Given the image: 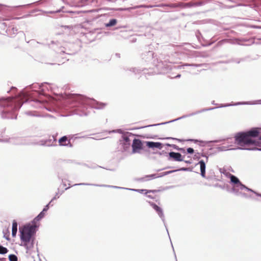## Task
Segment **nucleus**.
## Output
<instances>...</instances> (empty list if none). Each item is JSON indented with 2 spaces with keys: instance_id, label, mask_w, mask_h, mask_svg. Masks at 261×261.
Listing matches in <instances>:
<instances>
[{
  "instance_id": "nucleus-59",
  "label": "nucleus",
  "mask_w": 261,
  "mask_h": 261,
  "mask_svg": "<svg viewBox=\"0 0 261 261\" xmlns=\"http://www.w3.org/2000/svg\"><path fill=\"white\" fill-rule=\"evenodd\" d=\"M167 139H172V140H177L178 141H181V140H180V139H177V138H172V137H168V138H167Z\"/></svg>"
},
{
  "instance_id": "nucleus-12",
  "label": "nucleus",
  "mask_w": 261,
  "mask_h": 261,
  "mask_svg": "<svg viewBox=\"0 0 261 261\" xmlns=\"http://www.w3.org/2000/svg\"><path fill=\"white\" fill-rule=\"evenodd\" d=\"M225 140L227 141V143L228 144H229V143L232 142V141H230V140H232L231 138H227L226 139L215 140L209 141H204L198 140L197 139H188L187 141H189V142H192L195 143H197V142H200V143H202V144L200 145L201 146H205L206 145H207L209 143H211L221 142H222L223 141H225Z\"/></svg>"
},
{
  "instance_id": "nucleus-26",
  "label": "nucleus",
  "mask_w": 261,
  "mask_h": 261,
  "mask_svg": "<svg viewBox=\"0 0 261 261\" xmlns=\"http://www.w3.org/2000/svg\"><path fill=\"white\" fill-rule=\"evenodd\" d=\"M17 223L15 220H14L12 223V236L13 237H15L16 236L17 232Z\"/></svg>"
},
{
  "instance_id": "nucleus-7",
  "label": "nucleus",
  "mask_w": 261,
  "mask_h": 261,
  "mask_svg": "<svg viewBox=\"0 0 261 261\" xmlns=\"http://www.w3.org/2000/svg\"><path fill=\"white\" fill-rule=\"evenodd\" d=\"M27 42L30 44L31 46H37V44H41L43 45H48L49 47L54 49L57 54H66L68 55H73L75 54L74 51H67L66 49L64 47H60L59 43L58 42H55L53 41H51V44H47L45 43H41L36 41L34 39L30 40Z\"/></svg>"
},
{
  "instance_id": "nucleus-39",
  "label": "nucleus",
  "mask_w": 261,
  "mask_h": 261,
  "mask_svg": "<svg viewBox=\"0 0 261 261\" xmlns=\"http://www.w3.org/2000/svg\"><path fill=\"white\" fill-rule=\"evenodd\" d=\"M202 65H203V64H188V63H186V64H184L182 66H193V67H201V66H202Z\"/></svg>"
},
{
  "instance_id": "nucleus-8",
  "label": "nucleus",
  "mask_w": 261,
  "mask_h": 261,
  "mask_svg": "<svg viewBox=\"0 0 261 261\" xmlns=\"http://www.w3.org/2000/svg\"><path fill=\"white\" fill-rule=\"evenodd\" d=\"M63 2H66L72 6L82 7L85 5H89L94 3L96 0H62Z\"/></svg>"
},
{
  "instance_id": "nucleus-62",
  "label": "nucleus",
  "mask_w": 261,
  "mask_h": 261,
  "mask_svg": "<svg viewBox=\"0 0 261 261\" xmlns=\"http://www.w3.org/2000/svg\"><path fill=\"white\" fill-rule=\"evenodd\" d=\"M145 178H147L148 181L151 180L149 175H145Z\"/></svg>"
},
{
  "instance_id": "nucleus-25",
  "label": "nucleus",
  "mask_w": 261,
  "mask_h": 261,
  "mask_svg": "<svg viewBox=\"0 0 261 261\" xmlns=\"http://www.w3.org/2000/svg\"><path fill=\"white\" fill-rule=\"evenodd\" d=\"M70 139L67 136H64L60 138L58 141L59 145L62 146H65V144L69 141Z\"/></svg>"
},
{
  "instance_id": "nucleus-42",
  "label": "nucleus",
  "mask_w": 261,
  "mask_h": 261,
  "mask_svg": "<svg viewBox=\"0 0 261 261\" xmlns=\"http://www.w3.org/2000/svg\"><path fill=\"white\" fill-rule=\"evenodd\" d=\"M51 202H51V201H50L47 205H46L42 211H43V212H44V213L47 212L49 208V205H51V206L53 205V204H51Z\"/></svg>"
},
{
  "instance_id": "nucleus-53",
  "label": "nucleus",
  "mask_w": 261,
  "mask_h": 261,
  "mask_svg": "<svg viewBox=\"0 0 261 261\" xmlns=\"http://www.w3.org/2000/svg\"><path fill=\"white\" fill-rule=\"evenodd\" d=\"M200 153H198L197 152V153H196L195 155H194V159H197V160H199L200 158Z\"/></svg>"
},
{
  "instance_id": "nucleus-2",
  "label": "nucleus",
  "mask_w": 261,
  "mask_h": 261,
  "mask_svg": "<svg viewBox=\"0 0 261 261\" xmlns=\"http://www.w3.org/2000/svg\"><path fill=\"white\" fill-rule=\"evenodd\" d=\"M59 100L60 102L57 103L59 107L67 110L75 108L74 111L81 116H87L89 114V108L102 109L107 105L106 103L100 102L80 94L65 93L61 95Z\"/></svg>"
},
{
  "instance_id": "nucleus-3",
  "label": "nucleus",
  "mask_w": 261,
  "mask_h": 261,
  "mask_svg": "<svg viewBox=\"0 0 261 261\" xmlns=\"http://www.w3.org/2000/svg\"><path fill=\"white\" fill-rule=\"evenodd\" d=\"M45 216V213L41 211L32 221V224L27 223L19 228L20 239L27 250L31 249L34 246V236L38 226L36 222L41 220Z\"/></svg>"
},
{
  "instance_id": "nucleus-18",
  "label": "nucleus",
  "mask_w": 261,
  "mask_h": 261,
  "mask_svg": "<svg viewBox=\"0 0 261 261\" xmlns=\"http://www.w3.org/2000/svg\"><path fill=\"white\" fill-rule=\"evenodd\" d=\"M81 185H86V186H93L96 187H110L112 188H115V189H125V188L115 186H110V185H98V184H88V183H80V184H76L73 185V186H81Z\"/></svg>"
},
{
  "instance_id": "nucleus-28",
  "label": "nucleus",
  "mask_w": 261,
  "mask_h": 261,
  "mask_svg": "<svg viewBox=\"0 0 261 261\" xmlns=\"http://www.w3.org/2000/svg\"><path fill=\"white\" fill-rule=\"evenodd\" d=\"M117 20L115 18L111 19L109 20V22L105 24V26L107 28L114 26L116 24Z\"/></svg>"
},
{
  "instance_id": "nucleus-27",
  "label": "nucleus",
  "mask_w": 261,
  "mask_h": 261,
  "mask_svg": "<svg viewBox=\"0 0 261 261\" xmlns=\"http://www.w3.org/2000/svg\"><path fill=\"white\" fill-rule=\"evenodd\" d=\"M130 71L133 72L135 74L140 73L141 72H143L144 73H146L145 70H146V69L144 68V69H141L137 68H131L128 69Z\"/></svg>"
},
{
  "instance_id": "nucleus-44",
  "label": "nucleus",
  "mask_w": 261,
  "mask_h": 261,
  "mask_svg": "<svg viewBox=\"0 0 261 261\" xmlns=\"http://www.w3.org/2000/svg\"><path fill=\"white\" fill-rule=\"evenodd\" d=\"M66 175L64 176H62L61 175H60L59 174L58 175V178L59 179H61L62 181V183H63V185L64 186H66V184L63 182V180H66Z\"/></svg>"
},
{
  "instance_id": "nucleus-50",
  "label": "nucleus",
  "mask_w": 261,
  "mask_h": 261,
  "mask_svg": "<svg viewBox=\"0 0 261 261\" xmlns=\"http://www.w3.org/2000/svg\"><path fill=\"white\" fill-rule=\"evenodd\" d=\"M65 146L68 147H70V148L73 147V144L70 142V139L66 143V144H65Z\"/></svg>"
},
{
  "instance_id": "nucleus-5",
  "label": "nucleus",
  "mask_w": 261,
  "mask_h": 261,
  "mask_svg": "<svg viewBox=\"0 0 261 261\" xmlns=\"http://www.w3.org/2000/svg\"><path fill=\"white\" fill-rule=\"evenodd\" d=\"M234 144L239 146V147L245 148V146L254 145L261 147V144L258 141L249 139L246 131L240 132L234 136Z\"/></svg>"
},
{
  "instance_id": "nucleus-6",
  "label": "nucleus",
  "mask_w": 261,
  "mask_h": 261,
  "mask_svg": "<svg viewBox=\"0 0 261 261\" xmlns=\"http://www.w3.org/2000/svg\"><path fill=\"white\" fill-rule=\"evenodd\" d=\"M142 58L145 62H150L154 66L159 69L162 68L165 66V63L167 62L168 59L162 61V56L159 58H155L154 56V53L151 51H147L142 55Z\"/></svg>"
},
{
  "instance_id": "nucleus-35",
  "label": "nucleus",
  "mask_w": 261,
  "mask_h": 261,
  "mask_svg": "<svg viewBox=\"0 0 261 261\" xmlns=\"http://www.w3.org/2000/svg\"><path fill=\"white\" fill-rule=\"evenodd\" d=\"M184 4L181 3H179L178 4H172L170 5H166V6L170 7L171 8H176L178 7H181Z\"/></svg>"
},
{
  "instance_id": "nucleus-48",
  "label": "nucleus",
  "mask_w": 261,
  "mask_h": 261,
  "mask_svg": "<svg viewBox=\"0 0 261 261\" xmlns=\"http://www.w3.org/2000/svg\"><path fill=\"white\" fill-rule=\"evenodd\" d=\"M194 7V3H189L185 4V7Z\"/></svg>"
},
{
  "instance_id": "nucleus-10",
  "label": "nucleus",
  "mask_w": 261,
  "mask_h": 261,
  "mask_svg": "<svg viewBox=\"0 0 261 261\" xmlns=\"http://www.w3.org/2000/svg\"><path fill=\"white\" fill-rule=\"evenodd\" d=\"M199 113H200V110L197 111L196 112H194L193 113H190L189 114L183 115L181 117H179L178 118H176L175 119H174V120H171V121H169L162 122V123H158V124L148 125L147 126L141 127H140V128H145V127H151V126H158V125L166 124H167V123H171V122L177 121L178 120H180V119H183V118H186V117H190V116H194V115L198 114Z\"/></svg>"
},
{
  "instance_id": "nucleus-37",
  "label": "nucleus",
  "mask_w": 261,
  "mask_h": 261,
  "mask_svg": "<svg viewBox=\"0 0 261 261\" xmlns=\"http://www.w3.org/2000/svg\"><path fill=\"white\" fill-rule=\"evenodd\" d=\"M8 251V250L7 248L3 247L2 245H0V254H5L7 253Z\"/></svg>"
},
{
  "instance_id": "nucleus-23",
  "label": "nucleus",
  "mask_w": 261,
  "mask_h": 261,
  "mask_svg": "<svg viewBox=\"0 0 261 261\" xmlns=\"http://www.w3.org/2000/svg\"><path fill=\"white\" fill-rule=\"evenodd\" d=\"M119 142H120V144H119L120 145V149L121 151H122V152L126 151L129 149L130 146V143H126V142H122V141H119Z\"/></svg>"
},
{
  "instance_id": "nucleus-14",
  "label": "nucleus",
  "mask_w": 261,
  "mask_h": 261,
  "mask_svg": "<svg viewBox=\"0 0 261 261\" xmlns=\"http://www.w3.org/2000/svg\"><path fill=\"white\" fill-rule=\"evenodd\" d=\"M17 31L18 30L17 28L13 27L12 28L9 27L8 29H7L6 32L10 37H14L15 35L17 33L22 37H25V34L23 32L20 31L17 32Z\"/></svg>"
},
{
  "instance_id": "nucleus-40",
  "label": "nucleus",
  "mask_w": 261,
  "mask_h": 261,
  "mask_svg": "<svg viewBox=\"0 0 261 261\" xmlns=\"http://www.w3.org/2000/svg\"><path fill=\"white\" fill-rule=\"evenodd\" d=\"M134 180L138 182H144L148 181L147 178H145V176L140 178H135Z\"/></svg>"
},
{
  "instance_id": "nucleus-47",
  "label": "nucleus",
  "mask_w": 261,
  "mask_h": 261,
  "mask_svg": "<svg viewBox=\"0 0 261 261\" xmlns=\"http://www.w3.org/2000/svg\"><path fill=\"white\" fill-rule=\"evenodd\" d=\"M187 152L189 154H193L194 152V150L193 148L189 147L187 149Z\"/></svg>"
},
{
  "instance_id": "nucleus-22",
  "label": "nucleus",
  "mask_w": 261,
  "mask_h": 261,
  "mask_svg": "<svg viewBox=\"0 0 261 261\" xmlns=\"http://www.w3.org/2000/svg\"><path fill=\"white\" fill-rule=\"evenodd\" d=\"M133 136V135L131 133L126 132L123 134L121 136V139L119 140V141H122L128 143L130 144V140L129 139V136Z\"/></svg>"
},
{
  "instance_id": "nucleus-24",
  "label": "nucleus",
  "mask_w": 261,
  "mask_h": 261,
  "mask_svg": "<svg viewBox=\"0 0 261 261\" xmlns=\"http://www.w3.org/2000/svg\"><path fill=\"white\" fill-rule=\"evenodd\" d=\"M231 145H228V146H219L216 147V149H217L218 151H226V150H236V149H239L238 148H230L229 147L231 146Z\"/></svg>"
},
{
  "instance_id": "nucleus-33",
  "label": "nucleus",
  "mask_w": 261,
  "mask_h": 261,
  "mask_svg": "<svg viewBox=\"0 0 261 261\" xmlns=\"http://www.w3.org/2000/svg\"><path fill=\"white\" fill-rule=\"evenodd\" d=\"M9 261H17V256L13 254H10L8 256Z\"/></svg>"
},
{
  "instance_id": "nucleus-17",
  "label": "nucleus",
  "mask_w": 261,
  "mask_h": 261,
  "mask_svg": "<svg viewBox=\"0 0 261 261\" xmlns=\"http://www.w3.org/2000/svg\"><path fill=\"white\" fill-rule=\"evenodd\" d=\"M146 146L149 148H158L161 149L163 147V144L159 142L146 141Z\"/></svg>"
},
{
  "instance_id": "nucleus-46",
  "label": "nucleus",
  "mask_w": 261,
  "mask_h": 261,
  "mask_svg": "<svg viewBox=\"0 0 261 261\" xmlns=\"http://www.w3.org/2000/svg\"><path fill=\"white\" fill-rule=\"evenodd\" d=\"M159 190H147V191H146V193H145V194H147L148 193H156L157 192H159Z\"/></svg>"
},
{
  "instance_id": "nucleus-9",
  "label": "nucleus",
  "mask_w": 261,
  "mask_h": 261,
  "mask_svg": "<svg viewBox=\"0 0 261 261\" xmlns=\"http://www.w3.org/2000/svg\"><path fill=\"white\" fill-rule=\"evenodd\" d=\"M260 131L261 128L258 127H253L248 130H246V132L249 139L252 140H255V139L258 138L259 140H261Z\"/></svg>"
},
{
  "instance_id": "nucleus-41",
  "label": "nucleus",
  "mask_w": 261,
  "mask_h": 261,
  "mask_svg": "<svg viewBox=\"0 0 261 261\" xmlns=\"http://www.w3.org/2000/svg\"><path fill=\"white\" fill-rule=\"evenodd\" d=\"M246 60V58H240V59H234L232 60V62H234L237 63V64H239L242 61H244Z\"/></svg>"
},
{
  "instance_id": "nucleus-64",
  "label": "nucleus",
  "mask_w": 261,
  "mask_h": 261,
  "mask_svg": "<svg viewBox=\"0 0 261 261\" xmlns=\"http://www.w3.org/2000/svg\"><path fill=\"white\" fill-rule=\"evenodd\" d=\"M0 261H6V258H0Z\"/></svg>"
},
{
  "instance_id": "nucleus-4",
  "label": "nucleus",
  "mask_w": 261,
  "mask_h": 261,
  "mask_svg": "<svg viewBox=\"0 0 261 261\" xmlns=\"http://www.w3.org/2000/svg\"><path fill=\"white\" fill-rule=\"evenodd\" d=\"M230 184H231V188H227L228 192L234 194L236 196H241L246 198H253L252 195H248L247 194L243 193L242 191L245 190L249 192H253V190L243 185L240 179L235 175L230 174Z\"/></svg>"
},
{
  "instance_id": "nucleus-32",
  "label": "nucleus",
  "mask_w": 261,
  "mask_h": 261,
  "mask_svg": "<svg viewBox=\"0 0 261 261\" xmlns=\"http://www.w3.org/2000/svg\"><path fill=\"white\" fill-rule=\"evenodd\" d=\"M125 190H130V191H133L138 192L140 193H146V191L147 190L146 189H130V188H124Z\"/></svg>"
},
{
  "instance_id": "nucleus-52",
  "label": "nucleus",
  "mask_w": 261,
  "mask_h": 261,
  "mask_svg": "<svg viewBox=\"0 0 261 261\" xmlns=\"http://www.w3.org/2000/svg\"><path fill=\"white\" fill-rule=\"evenodd\" d=\"M171 147H172L173 149L177 150V151H178L179 148V147L177 145H176L175 144H172L171 145Z\"/></svg>"
},
{
  "instance_id": "nucleus-54",
  "label": "nucleus",
  "mask_w": 261,
  "mask_h": 261,
  "mask_svg": "<svg viewBox=\"0 0 261 261\" xmlns=\"http://www.w3.org/2000/svg\"><path fill=\"white\" fill-rule=\"evenodd\" d=\"M113 132H114L118 133H119V134H122V135H123V134H124V133H123L122 130V129H116V130H114Z\"/></svg>"
},
{
  "instance_id": "nucleus-29",
  "label": "nucleus",
  "mask_w": 261,
  "mask_h": 261,
  "mask_svg": "<svg viewBox=\"0 0 261 261\" xmlns=\"http://www.w3.org/2000/svg\"><path fill=\"white\" fill-rule=\"evenodd\" d=\"M25 114L29 116H36V117H41V115L38 112L36 111H27Z\"/></svg>"
},
{
  "instance_id": "nucleus-61",
  "label": "nucleus",
  "mask_w": 261,
  "mask_h": 261,
  "mask_svg": "<svg viewBox=\"0 0 261 261\" xmlns=\"http://www.w3.org/2000/svg\"><path fill=\"white\" fill-rule=\"evenodd\" d=\"M184 162H185L187 164H191L192 163V162L191 160H184L183 161Z\"/></svg>"
},
{
  "instance_id": "nucleus-43",
  "label": "nucleus",
  "mask_w": 261,
  "mask_h": 261,
  "mask_svg": "<svg viewBox=\"0 0 261 261\" xmlns=\"http://www.w3.org/2000/svg\"><path fill=\"white\" fill-rule=\"evenodd\" d=\"M149 177H150L151 179H155V178H158V177H161V176H160V174H150L149 175Z\"/></svg>"
},
{
  "instance_id": "nucleus-21",
  "label": "nucleus",
  "mask_w": 261,
  "mask_h": 261,
  "mask_svg": "<svg viewBox=\"0 0 261 261\" xmlns=\"http://www.w3.org/2000/svg\"><path fill=\"white\" fill-rule=\"evenodd\" d=\"M153 7H154V6H152V5H140L135 6L133 7H129V8H121V9H119V10L121 11H129L130 10H134V9L141 8H151Z\"/></svg>"
},
{
  "instance_id": "nucleus-36",
  "label": "nucleus",
  "mask_w": 261,
  "mask_h": 261,
  "mask_svg": "<svg viewBox=\"0 0 261 261\" xmlns=\"http://www.w3.org/2000/svg\"><path fill=\"white\" fill-rule=\"evenodd\" d=\"M176 171H177V169L176 170H170V171H166V172H164L160 173V176L163 177L164 176L167 175L168 174H171L172 173H173V172H176Z\"/></svg>"
},
{
  "instance_id": "nucleus-20",
  "label": "nucleus",
  "mask_w": 261,
  "mask_h": 261,
  "mask_svg": "<svg viewBox=\"0 0 261 261\" xmlns=\"http://www.w3.org/2000/svg\"><path fill=\"white\" fill-rule=\"evenodd\" d=\"M197 165H199L200 169V175L203 178H206L205 175V169H206V165L205 162L201 160L199 161V162L196 164V166Z\"/></svg>"
},
{
  "instance_id": "nucleus-57",
  "label": "nucleus",
  "mask_w": 261,
  "mask_h": 261,
  "mask_svg": "<svg viewBox=\"0 0 261 261\" xmlns=\"http://www.w3.org/2000/svg\"><path fill=\"white\" fill-rule=\"evenodd\" d=\"M178 151H180L184 153H186V150L184 148H180L179 147Z\"/></svg>"
},
{
  "instance_id": "nucleus-60",
  "label": "nucleus",
  "mask_w": 261,
  "mask_h": 261,
  "mask_svg": "<svg viewBox=\"0 0 261 261\" xmlns=\"http://www.w3.org/2000/svg\"><path fill=\"white\" fill-rule=\"evenodd\" d=\"M4 238H5V239L7 240H10V238H9V235L8 234V235H6L5 234H4Z\"/></svg>"
},
{
  "instance_id": "nucleus-45",
  "label": "nucleus",
  "mask_w": 261,
  "mask_h": 261,
  "mask_svg": "<svg viewBox=\"0 0 261 261\" xmlns=\"http://www.w3.org/2000/svg\"><path fill=\"white\" fill-rule=\"evenodd\" d=\"M216 108H204V109H202L200 110V113H202V112H204L213 110H214V109H215Z\"/></svg>"
},
{
  "instance_id": "nucleus-31",
  "label": "nucleus",
  "mask_w": 261,
  "mask_h": 261,
  "mask_svg": "<svg viewBox=\"0 0 261 261\" xmlns=\"http://www.w3.org/2000/svg\"><path fill=\"white\" fill-rule=\"evenodd\" d=\"M80 13L79 11H70L68 12L67 17H76V15Z\"/></svg>"
},
{
  "instance_id": "nucleus-30",
  "label": "nucleus",
  "mask_w": 261,
  "mask_h": 261,
  "mask_svg": "<svg viewBox=\"0 0 261 261\" xmlns=\"http://www.w3.org/2000/svg\"><path fill=\"white\" fill-rule=\"evenodd\" d=\"M64 192V190H63L62 191H60L59 188L58 189V192H56L55 196L52 198L51 200V202H53L54 200L59 198L60 197V196Z\"/></svg>"
},
{
  "instance_id": "nucleus-49",
  "label": "nucleus",
  "mask_w": 261,
  "mask_h": 261,
  "mask_svg": "<svg viewBox=\"0 0 261 261\" xmlns=\"http://www.w3.org/2000/svg\"><path fill=\"white\" fill-rule=\"evenodd\" d=\"M52 138H53V140L51 139H50L49 140V142H50L51 141H52V143L51 144H47V145L48 146H49V145H52V144L55 142L56 141V138H55L54 136H52Z\"/></svg>"
},
{
  "instance_id": "nucleus-15",
  "label": "nucleus",
  "mask_w": 261,
  "mask_h": 261,
  "mask_svg": "<svg viewBox=\"0 0 261 261\" xmlns=\"http://www.w3.org/2000/svg\"><path fill=\"white\" fill-rule=\"evenodd\" d=\"M249 104H261V99L258 100L254 102L253 103H251L250 102H238L237 103H226V104H222L221 106H219L218 108H223L227 107L232 106H237L240 105H249Z\"/></svg>"
},
{
  "instance_id": "nucleus-34",
  "label": "nucleus",
  "mask_w": 261,
  "mask_h": 261,
  "mask_svg": "<svg viewBox=\"0 0 261 261\" xmlns=\"http://www.w3.org/2000/svg\"><path fill=\"white\" fill-rule=\"evenodd\" d=\"M240 150H259L261 151V148L253 147V148H241L239 147Z\"/></svg>"
},
{
  "instance_id": "nucleus-56",
  "label": "nucleus",
  "mask_w": 261,
  "mask_h": 261,
  "mask_svg": "<svg viewBox=\"0 0 261 261\" xmlns=\"http://www.w3.org/2000/svg\"><path fill=\"white\" fill-rule=\"evenodd\" d=\"M62 27L65 29H68V30H70L72 28L71 25H63Z\"/></svg>"
},
{
  "instance_id": "nucleus-19",
  "label": "nucleus",
  "mask_w": 261,
  "mask_h": 261,
  "mask_svg": "<svg viewBox=\"0 0 261 261\" xmlns=\"http://www.w3.org/2000/svg\"><path fill=\"white\" fill-rule=\"evenodd\" d=\"M25 139L22 137L11 138L9 139L10 142L16 145H26Z\"/></svg>"
},
{
  "instance_id": "nucleus-38",
  "label": "nucleus",
  "mask_w": 261,
  "mask_h": 261,
  "mask_svg": "<svg viewBox=\"0 0 261 261\" xmlns=\"http://www.w3.org/2000/svg\"><path fill=\"white\" fill-rule=\"evenodd\" d=\"M193 167H188V168H186V167H182L179 169H177V171H190V172H192L193 171Z\"/></svg>"
},
{
  "instance_id": "nucleus-13",
  "label": "nucleus",
  "mask_w": 261,
  "mask_h": 261,
  "mask_svg": "<svg viewBox=\"0 0 261 261\" xmlns=\"http://www.w3.org/2000/svg\"><path fill=\"white\" fill-rule=\"evenodd\" d=\"M132 153H140L143 149V144L142 141L139 139H134L132 145Z\"/></svg>"
},
{
  "instance_id": "nucleus-55",
  "label": "nucleus",
  "mask_w": 261,
  "mask_h": 261,
  "mask_svg": "<svg viewBox=\"0 0 261 261\" xmlns=\"http://www.w3.org/2000/svg\"><path fill=\"white\" fill-rule=\"evenodd\" d=\"M200 155H201L202 157H205L206 158V162H207L208 159V156H206L204 153H200Z\"/></svg>"
},
{
  "instance_id": "nucleus-58",
  "label": "nucleus",
  "mask_w": 261,
  "mask_h": 261,
  "mask_svg": "<svg viewBox=\"0 0 261 261\" xmlns=\"http://www.w3.org/2000/svg\"><path fill=\"white\" fill-rule=\"evenodd\" d=\"M252 193L255 194L256 196L261 197V194L257 193L253 190V192H251Z\"/></svg>"
},
{
  "instance_id": "nucleus-11",
  "label": "nucleus",
  "mask_w": 261,
  "mask_h": 261,
  "mask_svg": "<svg viewBox=\"0 0 261 261\" xmlns=\"http://www.w3.org/2000/svg\"><path fill=\"white\" fill-rule=\"evenodd\" d=\"M148 203L152 207V208L156 211V212L158 213L159 216L162 219V221L164 223V226L166 227V229L167 230L168 234H169L168 230L167 228V226H166V222H165L164 214L162 208L152 202L148 201ZM168 235L169 236V234H168Z\"/></svg>"
},
{
  "instance_id": "nucleus-63",
  "label": "nucleus",
  "mask_w": 261,
  "mask_h": 261,
  "mask_svg": "<svg viewBox=\"0 0 261 261\" xmlns=\"http://www.w3.org/2000/svg\"><path fill=\"white\" fill-rule=\"evenodd\" d=\"M11 90H15V91H16L17 90V88L15 87H12L11 88Z\"/></svg>"
},
{
  "instance_id": "nucleus-16",
  "label": "nucleus",
  "mask_w": 261,
  "mask_h": 261,
  "mask_svg": "<svg viewBox=\"0 0 261 261\" xmlns=\"http://www.w3.org/2000/svg\"><path fill=\"white\" fill-rule=\"evenodd\" d=\"M171 159H173L175 161L177 162H182L184 161L183 156L180 153L173 151H171L169 153L168 160H169Z\"/></svg>"
},
{
  "instance_id": "nucleus-1",
  "label": "nucleus",
  "mask_w": 261,
  "mask_h": 261,
  "mask_svg": "<svg viewBox=\"0 0 261 261\" xmlns=\"http://www.w3.org/2000/svg\"><path fill=\"white\" fill-rule=\"evenodd\" d=\"M40 88L38 84H33L24 88L17 95V98L13 96L0 98V107L2 109L1 117L16 119V112L23 103H27L35 108H44L49 112L55 111V108L49 106L43 92L37 90Z\"/></svg>"
},
{
  "instance_id": "nucleus-51",
  "label": "nucleus",
  "mask_w": 261,
  "mask_h": 261,
  "mask_svg": "<svg viewBox=\"0 0 261 261\" xmlns=\"http://www.w3.org/2000/svg\"><path fill=\"white\" fill-rule=\"evenodd\" d=\"M203 4V3L202 2L194 3V7L202 6Z\"/></svg>"
}]
</instances>
